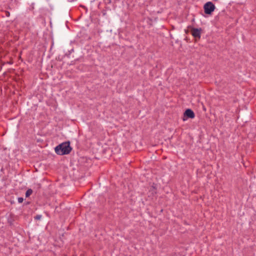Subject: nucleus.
I'll return each instance as SVG.
<instances>
[{
  "instance_id": "obj_1",
  "label": "nucleus",
  "mask_w": 256,
  "mask_h": 256,
  "mask_svg": "<svg viewBox=\"0 0 256 256\" xmlns=\"http://www.w3.org/2000/svg\"><path fill=\"white\" fill-rule=\"evenodd\" d=\"M72 150L69 142H62L54 148L56 153L61 156L70 154Z\"/></svg>"
},
{
  "instance_id": "obj_2",
  "label": "nucleus",
  "mask_w": 256,
  "mask_h": 256,
  "mask_svg": "<svg viewBox=\"0 0 256 256\" xmlns=\"http://www.w3.org/2000/svg\"><path fill=\"white\" fill-rule=\"evenodd\" d=\"M215 8V6L211 2H206L204 6V13L207 14H211Z\"/></svg>"
},
{
  "instance_id": "obj_3",
  "label": "nucleus",
  "mask_w": 256,
  "mask_h": 256,
  "mask_svg": "<svg viewBox=\"0 0 256 256\" xmlns=\"http://www.w3.org/2000/svg\"><path fill=\"white\" fill-rule=\"evenodd\" d=\"M194 112L191 109H187L184 114L182 120L184 121H186L188 118H194Z\"/></svg>"
},
{
  "instance_id": "obj_4",
  "label": "nucleus",
  "mask_w": 256,
  "mask_h": 256,
  "mask_svg": "<svg viewBox=\"0 0 256 256\" xmlns=\"http://www.w3.org/2000/svg\"><path fill=\"white\" fill-rule=\"evenodd\" d=\"M201 28H192L191 30V34L194 38L200 39L201 36Z\"/></svg>"
},
{
  "instance_id": "obj_5",
  "label": "nucleus",
  "mask_w": 256,
  "mask_h": 256,
  "mask_svg": "<svg viewBox=\"0 0 256 256\" xmlns=\"http://www.w3.org/2000/svg\"><path fill=\"white\" fill-rule=\"evenodd\" d=\"M32 193V190L30 188L28 189L26 192V198L30 196Z\"/></svg>"
},
{
  "instance_id": "obj_6",
  "label": "nucleus",
  "mask_w": 256,
  "mask_h": 256,
  "mask_svg": "<svg viewBox=\"0 0 256 256\" xmlns=\"http://www.w3.org/2000/svg\"><path fill=\"white\" fill-rule=\"evenodd\" d=\"M42 215L38 214L34 216V220H40L42 218Z\"/></svg>"
},
{
  "instance_id": "obj_7",
  "label": "nucleus",
  "mask_w": 256,
  "mask_h": 256,
  "mask_svg": "<svg viewBox=\"0 0 256 256\" xmlns=\"http://www.w3.org/2000/svg\"><path fill=\"white\" fill-rule=\"evenodd\" d=\"M18 203H22L24 201V198L22 197H20L18 198Z\"/></svg>"
}]
</instances>
